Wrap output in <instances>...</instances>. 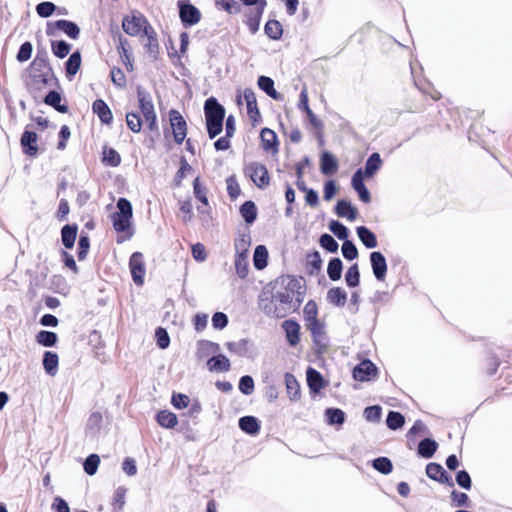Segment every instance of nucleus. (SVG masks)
Instances as JSON below:
<instances>
[{
	"instance_id": "nucleus-1",
	"label": "nucleus",
	"mask_w": 512,
	"mask_h": 512,
	"mask_svg": "<svg viewBox=\"0 0 512 512\" xmlns=\"http://www.w3.org/2000/svg\"><path fill=\"white\" fill-rule=\"evenodd\" d=\"M284 288L275 295L263 292L259 307L267 315L283 318L297 309L304 300L305 288L301 279L288 276L283 280Z\"/></svg>"
},
{
	"instance_id": "nucleus-2",
	"label": "nucleus",
	"mask_w": 512,
	"mask_h": 512,
	"mask_svg": "<svg viewBox=\"0 0 512 512\" xmlns=\"http://www.w3.org/2000/svg\"><path fill=\"white\" fill-rule=\"evenodd\" d=\"M205 117L209 137L215 138L223 127V119L225 116L224 108L216 101L215 98H209L205 102Z\"/></svg>"
},
{
	"instance_id": "nucleus-3",
	"label": "nucleus",
	"mask_w": 512,
	"mask_h": 512,
	"mask_svg": "<svg viewBox=\"0 0 512 512\" xmlns=\"http://www.w3.org/2000/svg\"><path fill=\"white\" fill-rule=\"evenodd\" d=\"M118 211L111 215L113 227L119 233H125L127 238L131 237V219L133 215L132 205L126 198H120L117 202Z\"/></svg>"
},
{
	"instance_id": "nucleus-4",
	"label": "nucleus",
	"mask_w": 512,
	"mask_h": 512,
	"mask_svg": "<svg viewBox=\"0 0 512 512\" xmlns=\"http://www.w3.org/2000/svg\"><path fill=\"white\" fill-rule=\"evenodd\" d=\"M151 27L148 20L139 12H133L122 20V28L130 36H143L145 33H151Z\"/></svg>"
},
{
	"instance_id": "nucleus-5",
	"label": "nucleus",
	"mask_w": 512,
	"mask_h": 512,
	"mask_svg": "<svg viewBox=\"0 0 512 512\" xmlns=\"http://www.w3.org/2000/svg\"><path fill=\"white\" fill-rule=\"evenodd\" d=\"M137 98L140 110L148 123V128L152 131L155 130L157 128V117L150 93L144 88L138 87Z\"/></svg>"
},
{
	"instance_id": "nucleus-6",
	"label": "nucleus",
	"mask_w": 512,
	"mask_h": 512,
	"mask_svg": "<svg viewBox=\"0 0 512 512\" xmlns=\"http://www.w3.org/2000/svg\"><path fill=\"white\" fill-rule=\"evenodd\" d=\"M245 171L257 187L265 188L269 185L270 178L265 165L252 162L246 166Z\"/></svg>"
},
{
	"instance_id": "nucleus-7",
	"label": "nucleus",
	"mask_w": 512,
	"mask_h": 512,
	"mask_svg": "<svg viewBox=\"0 0 512 512\" xmlns=\"http://www.w3.org/2000/svg\"><path fill=\"white\" fill-rule=\"evenodd\" d=\"M169 121L177 144H182L187 135V123L181 113L177 110H170Z\"/></svg>"
},
{
	"instance_id": "nucleus-8",
	"label": "nucleus",
	"mask_w": 512,
	"mask_h": 512,
	"mask_svg": "<svg viewBox=\"0 0 512 512\" xmlns=\"http://www.w3.org/2000/svg\"><path fill=\"white\" fill-rule=\"evenodd\" d=\"M56 29L64 32L72 39H77L80 34V28L78 25L68 20H57L54 23H48L46 30L47 35L54 36Z\"/></svg>"
},
{
	"instance_id": "nucleus-9",
	"label": "nucleus",
	"mask_w": 512,
	"mask_h": 512,
	"mask_svg": "<svg viewBox=\"0 0 512 512\" xmlns=\"http://www.w3.org/2000/svg\"><path fill=\"white\" fill-rule=\"evenodd\" d=\"M129 267L134 283L139 286L142 285L146 273L143 254L140 252L133 253L130 257Z\"/></svg>"
},
{
	"instance_id": "nucleus-10",
	"label": "nucleus",
	"mask_w": 512,
	"mask_h": 512,
	"mask_svg": "<svg viewBox=\"0 0 512 512\" xmlns=\"http://www.w3.org/2000/svg\"><path fill=\"white\" fill-rule=\"evenodd\" d=\"M267 5L266 0H262L260 5L256 6L255 8H250L246 12V25L248 26L250 32L252 34H255L260 27V19L262 17V14L264 12V9Z\"/></svg>"
},
{
	"instance_id": "nucleus-11",
	"label": "nucleus",
	"mask_w": 512,
	"mask_h": 512,
	"mask_svg": "<svg viewBox=\"0 0 512 512\" xmlns=\"http://www.w3.org/2000/svg\"><path fill=\"white\" fill-rule=\"evenodd\" d=\"M179 10L181 21L185 25H195L200 21L201 14L200 11L195 6L180 1Z\"/></svg>"
},
{
	"instance_id": "nucleus-12",
	"label": "nucleus",
	"mask_w": 512,
	"mask_h": 512,
	"mask_svg": "<svg viewBox=\"0 0 512 512\" xmlns=\"http://www.w3.org/2000/svg\"><path fill=\"white\" fill-rule=\"evenodd\" d=\"M377 368L369 360H364L353 369V377L357 381H369L376 375Z\"/></svg>"
},
{
	"instance_id": "nucleus-13",
	"label": "nucleus",
	"mask_w": 512,
	"mask_h": 512,
	"mask_svg": "<svg viewBox=\"0 0 512 512\" xmlns=\"http://www.w3.org/2000/svg\"><path fill=\"white\" fill-rule=\"evenodd\" d=\"M426 474L430 479L438 481L443 484H448L449 486H453L452 477L447 474L444 468L437 463H429L426 466Z\"/></svg>"
},
{
	"instance_id": "nucleus-14",
	"label": "nucleus",
	"mask_w": 512,
	"mask_h": 512,
	"mask_svg": "<svg viewBox=\"0 0 512 512\" xmlns=\"http://www.w3.org/2000/svg\"><path fill=\"white\" fill-rule=\"evenodd\" d=\"M370 261L374 276L377 280L383 281L387 272L385 257L380 252H372L370 254Z\"/></svg>"
},
{
	"instance_id": "nucleus-15",
	"label": "nucleus",
	"mask_w": 512,
	"mask_h": 512,
	"mask_svg": "<svg viewBox=\"0 0 512 512\" xmlns=\"http://www.w3.org/2000/svg\"><path fill=\"white\" fill-rule=\"evenodd\" d=\"M282 328L286 333L287 340L291 346H296L300 341V326L294 320H285Z\"/></svg>"
},
{
	"instance_id": "nucleus-16",
	"label": "nucleus",
	"mask_w": 512,
	"mask_h": 512,
	"mask_svg": "<svg viewBox=\"0 0 512 512\" xmlns=\"http://www.w3.org/2000/svg\"><path fill=\"white\" fill-rule=\"evenodd\" d=\"M243 97L246 102L249 117L253 121H257V118L260 117V112L259 109L257 108L255 92L250 88H246L243 92Z\"/></svg>"
},
{
	"instance_id": "nucleus-17",
	"label": "nucleus",
	"mask_w": 512,
	"mask_h": 512,
	"mask_svg": "<svg viewBox=\"0 0 512 512\" xmlns=\"http://www.w3.org/2000/svg\"><path fill=\"white\" fill-rule=\"evenodd\" d=\"M36 142L37 134L32 131H25L21 137V145L23 147L24 153L29 156L36 155L38 151Z\"/></svg>"
},
{
	"instance_id": "nucleus-18",
	"label": "nucleus",
	"mask_w": 512,
	"mask_h": 512,
	"mask_svg": "<svg viewBox=\"0 0 512 512\" xmlns=\"http://www.w3.org/2000/svg\"><path fill=\"white\" fill-rule=\"evenodd\" d=\"M336 214L339 217L347 218L353 221L357 217V209L347 200H339L335 207Z\"/></svg>"
},
{
	"instance_id": "nucleus-19",
	"label": "nucleus",
	"mask_w": 512,
	"mask_h": 512,
	"mask_svg": "<svg viewBox=\"0 0 512 512\" xmlns=\"http://www.w3.org/2000/svg\"><path fill=\"white\" fill-rule=\"evenodd\" d=\"M207 367L211 372H226L230 369V361L225 355L219 354L207 361Z\"/></svg>"
},
{
	"instance_id": "nucleus-20",
	"label": "nucleus",
	"mask_w": 512,
	"mask_h": 512,
	"mask_svg": "<svg viewBox=\"0 0 512 512\" xmlns=\"http://www.w3.org/2000/svg\"><path fill=\"white\" fill-rule=\"evenodd\" d=\"M321 172L325 175H332L338 169V162L330 152H323L320 160Z\"/></svg>"
},
{
	"instance_id": "nucleus-21",
	"label": "nucleus",
	"mask_w": 512,
	"mask_h": 512,
	"mask_svg": "<svg viewBox=\"0 0 512 512\" xmlns=\"http://www.w3.org/2000/svg\"><path fill=\"white\" fill-rule=\"evenodd\" d=\"M92 108H93V112L98 115V117L100 118V120L103 123L109 124L112 121V119H113L112 112H111L110 108L108 107V105L103 100H101V99L95 100Z\"/></svg>"
},
{
	"instance_id": "nucleus-22",
	"label": "nucleus",
	"mask_w": 512,
	"mask_h": 512,
	"mask_svg": "<svg viewBox=\"0 0 512 512\" xmlns=\"http://www.w3.org/2000/svg\"><path fill=\"white\" fill-rule=\"evenodd\" d=\"M58 355L51 351H46L43 357V367L45 372L50 376H55L58 372Z\"/></svg>"
},
{
	"instance_id": "nucleus-23",
	"label": "nucleus",
	"mask_w": 512,
	"mask_h": 512,
	"mask_svg": "<svg viewBox=\"0 0 512 512\" xmlns=\"http://www.w3.org/2000/svg\"><path fill=\"white\" fill-rule=\"evenodd\" d=\"M239 427L244 432L255 435L260 430V425L258 420L253 416H244L239 419Z\"/></svg>"
},
{
	"instance_id": "nucleus-24",
	"label": "nucleus",
	"mask_w": 512,
	"mask_h": 512,
	"mask_svg": "<svg viewBox=\"0 0 512 512\" xmlns=\"http://www.w3.org/2000/svg\"><path fill=\"white\" fill-rule=\"evenodd\" d=\"M327 300L335 306L343 307L347 300V294L342 288H331L327 292Z\"/></svg>"
},
{
	"instance_id": "nucleus-25",
	"label": "nucleus",
	"mask_w": 512,
	"mask_h": 512,
	"mask_svg": "<svg viewBox=\"0 0 512 512\" xmlns=\"http://www.w3.org/2000/svg\"><path fill=\"white\" fill-rule=\"evenodd\" d=\"M357 235L361 242L369 249L377 246V239L375 234L364 226L357 228Z\"/></svg>"
},
{
	"instance_id": "nucleus-26",
	"label": "nucleus",
	"mask_w": 512,
	"mask_h": 512,
	"mask_svg": "<svg viewBox=\"0 0 512 512\" xmlns=\"http://www.w3.org/2000/svg\"><path fill=\"white\" fill-rule=\"evenodd\" d=\"M76 236V226L65 225L61 230L62 243L67 249H71L74 246Z\"/></svg>"
},
{
	"instance_id": "nucleus-27",
	"label": "nucleus",
	"mask_w": 512,
	"mask_h": 512,
	"mask_svg": "<svg viewBox=\"0 0 512 512\" xmlns=\"http://www.w3.org/2000/svg\"><path fill=\"white\" fill-rule=\"evenodd\" d=\"M382 160L378 153H373L366 162L365 171L363 174L366 178L373 177L374 174L380 169Z\"/></svg>"
},
{
	"instance_id": "nucleus-28",
	"label": "nucleus",
	"mask_w": 512,
	"mask_h": 512,
	"mask_svg": "<svg viewBox=\"0 0 512 512\" xmlns=\"http://www.w3.org/2000/svg\"><path fill=\"white\" fill-rule=\"evenodd\" d=\"M258 86L271 98L275 100H278L280 98V95L274 88V81L270 77L260 76L258 78Z\"/></svg>"
},
{
	"instance_id": "nucleus-29",
	"label": "nucleus",
	"mask_w": 512,
	"mask_h": 512,
	"mask_svg": "<svg viewBox=\"0 0 512 512\" xmlns=\"http://www.w3.org/2000/svg\"><path fill=\"white\" fill-rule=\"evenodd\" d=\"M307 383L311 390L318 392L323 387L322 375L313 368H308L306 372Z\"/></svg>"
},
{
	"instance_id": "nucleus-30",
	"label": "nucleus",
	"mask_w": 512,
	"mask_h": 512,
	"mask_svg": "<svg viewBox=\"0 0 512 512\" xmlns=\"http://www.w3.org/2000/svg\"><path fill=\"white\" fill-rule=\"evenodd\" d=\"M66 74L69 79L77 74L81 66V55L79 52L71 54L66 64Z\"/></svg>"
},
{
	"instance_id": "nucleus-31",
	"label": "nucleus",
	"mask_w": 512,
	"mask_h": 512,
	"mask_svg": "<svg viewBox=\"0 0 512 512\" xmlns=\"http://www.w3.org/2000/svg\"><path fill=\"white\" fill-rule=\"evenodd\" d=\"M437 443L434 440L426 438L418 445V453L424 458H431L437 450Z\"/></svg>"
},
{
	"instance_id": "nucleus-32",
	"label": "nucleus",
	"mask_w": 512,
	"mask_h": 512,
	"mask_svg": "<svg viewBox=\"0 0 512 512\" xmlns=\"http://www.w3.org/2000/svg\"><path fill=\"white\" fill-rule=\"evenodd\" d=\"M267 259H268L267 248L263 245H258L255 248L254 255H253L254 266L259 270L265 268L267 266Z\"/></svg>"
},
{
	"instance_id": "nucleus-33",
	"label": "nucleus",
	"mask_w": 512,
	"mask_h": 512,
	"mask_svg": "<svg viewBox=\"0 0 512 512\" xmlns=\"http://www.w3.org/2000/svg\"><path fill=\"white\" fill-rule=\"evenodd\" d=\"M157 422L164 428H173L177 425L178 420L174 413L163 410L157 414Z\"/></svg>"
},
{
	"instance_id": "nucleus-34",
	"label": "nucleus",
	"mask_w": 512,
	"mask_h": 512,
	"mask_svg": "<svg viewBox=\"0 0 512 512\" xmlns=\"http://www.w3.org/2000/svg\"><path fill=\"white\" fill-rule=\"evenodd\" d=\"M235 267L240 278H245L248 275V255L246 251L237 254L235 258Z\"/></svg>"
},
{
	"instance_id": "nucleus-35",
	"label": "nucleus",
	"mask_w": 512,
	"mask_h": 512,
	"mask_svg": "<svg viewBox=\"0 0 512 512\" xmlns=\"http://www.w3.org/2000/svg\"><path fill=\"white\" fill-rule=\"evenodd\" d=\"M240 213L244 220L251 224L255 221L257 217V208L254 202L252 201H246L244 204H242L240 208Z\"/></svg>"
},
{
	"instance_id": "nucleus-36",
	"label": "nucleus",
	"mask_w": 512,
	"mask_h": 512,
	"mask_svg": "<svg viewBox=\"0 0 512 512\" xmlns=\"http://www.w3.org/2000/svg\"><path fill=\"white\" fill-rule=\"evenodd\" d=\"M260 137L262 140L264 150L270 151L272 148L275 147L277 143V136L273 130L269 128L262 129Z\"/></svg>"
},
{
	"instance_id": "nucleus-37",
	"label": "nucleus",
	"mask_w": 512,
	"mask_h": 512,
	"mask_svg": "<svg viewBox=\"0 0 512 512\" xmlns=\"http://www.w3.org/2000/svg\"><path fill=\"white\" fill-rule=\"evenodd\" d=\"M285 384L290 399L297 400L300 396V391L296 378L292 374L287 373L285 375Z\"/></svg>"
},
{
	"instance_id": "nucleus-38",
	"label": "nucleus",
	"mask_w": 512,
	"mask_h": 512,
	"mask_svg": "<svg viewBox=\"0 0 512 512\" xmlns=\"http://www.w3.org/2000/svg\"><path fill=\"white\" fill-rule=\"evenodd\" d=\"M143 36L147 37L145 47L149 55L155 59L159 53V44L154 29L151 27V33H145Z\"/></svg>"
},
{
	"instance_id": "nucleus-39",
	"label": "nucleus",
	"mask_w": 512,
	"mask_h": 512,
	"mask_svg": "<svg viewBox=\"0 0 512 512\" xmlns=\"http://www.w3.org/2000/svg\"><path fill=\"white\" fill-rule=\"evenodd\" d=\"M327 274L333 281H337L341 278L342 261L339 258H333L330 260L327 267Z\"/></svg>"
},
{
	"instance_id": "nucleus-40",
	"label": "nucleus",
	"mask_w": 512,
	"mask_h": 512,
	"mask_svg": "<svg viewBox=\"0 0 512 512\" xmlns=\"http://www.w3.org/2000/svg\"><path fill=\"white\" fill-rule=\"evenodd\" d=\"M282 32V25L277 20H269L265 25V33L271 39H280Z\"/></svg>"
},
{
	"instance_id": "nucleus-41",
	"label": "nucleus",
	"mask_w": 512,
	"mask_h": 512,
	"mask_svg": "<svg viewBox=\"0 0 512 512\" xmlns=\"http://www.w3.org/2000/svg\"><path fill=\"white\" fill-rule=\"evenodd\" d=\"M193 190L195 197L204 205L208 206V198H207V188L204 186L200 179L197 177L193 182Z\"/></svg>"
},
{
	"instance_id": "nucleus-42",
	"label": "nucleus",
	"mask_w": 512,
	"mask_h": 512,
	"mask_svg": "<svg viewBox=\"0 0 512 512\" xmlns=\"http://www.w3.org/2000/svg\"><path fill=\"white\" fill-rule=\"evenodd\" d=\"M45 103L54 107L57 111L65 113L67 112V107L65 105H61V95L56 91H50L45 97Z\"/></svg>"
},
{
	"instance_id": "nucleus-43",
	"label": "nucleus",
	"mask_w": 512,
	"mask_h": 512,
	"mask_svg": "<svg viewBox=\"0 0 512 512\" xmlns=\"http://www.w3.org/2000/svg\"><path fill=\"white\" fill-rule=\"evenodd\" d=\"M386 423L390 429L396 430L404 425L405 419L401 413L390 411L387 415Z\"/></svg>"
},
{
	"instance_id": "nucleus-44",
	"label": "nucleus",
	"mask_w": 512,
	"mask_h": 512,
	"mask_svg": "<svg viewBox=\"0 0 512 512\" xmlns=\"http://www.w3.org/2000/svg\"><path fill=\"white\" fill-rule=\"evenodd\" d=\"M325 414L330 425H341L345 421V413L341 409L329 408L326 410Z\"/></svg>"
},
{
	"instance_id": "nucleus-45",
	"label": "nucleus",
	"mask_w": 512,
	"mask_h": 512,
	"mask_svg": "<svg viewBox=\"0 0 512 512\" xmlns=\"http://www.w3.org/2000/svg\"><path fill=\"white\" fill-rule=\"evenodd\" d=\"M103 162L111 167H117L121 162V157L116 150L105 148L103 151Z\"/></svg>"
},
{
	"instance_id": "nucleus-46",
	"label": "nucleus",
	"mask_w": 512,
	"mask_h": 512,
	"mask_svg": "<svg viewBox=\"0 0 512 512\" xmlns=\"http://www.w3.org/2000/svg\"><path fill=\"white\" fill-rule=\"evenodd\" d=\"M100 464V458L97 454L89 455L84 462V471L92 476L97 472L98 466Z\"/></svg>"
},
{
	"instance_id": "nucleus-47",
	"label": "nucleus",
	"mask_w": 512,
	"mask_h": 512,
	"mask_svg": "<svg viewBox=\"0 0 512 512\" xmlns=\"http://www.w3.org/2000/svg\"><path fill=\"white\" fill-rule=\"evenodd\" d=\"M37 342L42 344L45 347H51L55 345L57 341V335L54 332L50 331H40L37 334Z\"/></svg>"
},
{
	"instance_id": "nucleus-48",
	"label": "nucleus",
	"mask_w": 512,
	"mask_h": 512,
	"mask_svg": "<svg viewBox=\"0 0 512 512\" xmlns=\"http://www.w3.org/2000/svg\"><path fill=\"white\" fill-rule=\"evenodd\" d=\"M329 230L340 240H347L348 229L339 221H331L329 223Z\"/></svg>"
},
{
	"instance_id": "nucleus-49",
	"label": "nucleus",
	"mask_w": 512,
	"mask_h": 512,
	"mask_svg": "<svg viewBox=\"0 0 512 512\" xmlns=\"http://www.w3.org/2000/svg\"><path fill=\"white\" fill-rule=\"evenodd\" d=\"M360 273L358 265H352L345 274V281L349 287H356L359 284Z\"/></svg>"
},
{
	"instance_id": "nucleus-50",
	"label": "nucleus",
	"mask_w": 512,
	"mask_h": 512,
	"mask_svg": "<svg viewBox=\"0 0 512 512\" xmlns=\"http://www.w3.org/2000/svg\"><path fill=\"white\" fill-rule=\"evenodd\" d=\"M52 52L59 58H64L70 52L71 46L65 41L52 42Z\"/></svg>"
},
{
	"instance_id": "nucleus-51",
	"label": "nucleus",
	"mask_w": 512,
	"mask_h": 512,
	"mask_svg": "<svg viewBox=\"0 0 512 512\" xmlns=\"http://www.w3.org/2000/svg\"><path fill=\"white\" fill-rule=\"evenodd\" d=\"M303 314L305 323L318 320V309L316 303L314 301L307 302L306 305L304 306Z\"/></svg>"
},
{
	"instance_id": "nucleus-52",
	"label": "nucleus",
	"mask_w": 512,
	"mask_h": 512,
	"mask_svg": "<svg viewBox=\"0 0 512 512\" xmlns=\"http://www.w3.org/2000/svg\"><path fill=\"white\" fill-rule=\"evenodd\" d=\"M102 421V414L100 412H93L88 418L87 429L92 433L97 432L102 425Z\"/></svg>"
},
{
	"instance_id": "nucleus-53",
	"label": "nucleus",
	"mask_w": 512,
	"mask_h": 512,
	"mask_svg": "<svg viewBox=\"0 0 512 512\" xmlns=\"http://www.w3.org/2000/svg\"><path fill=\"white\" fill-rule=\"evenodd\" d=\"M126 123L129 129L135 133H139L142 128L141 118L137 113H127Z\"/></svg>"
},
{
	"instance_id": "nucleus-54",
	"label": "nucleus",
	"mask_w": 512,
	"mask_h": 512,
	"mask_svg": "<svg viewBox=\"0 0 512 512\" xmlns=\"http://www.w3.org/2000/svg\"><path fill=\"white\" fill-rule=\"evenodd\" d=\"M373 467L382 474H389L392 471V463L386 457H379L375 459Z\"/></svg>"
},
{
	"instance_id": "nucleus-55",
	"label": "nucleus",
	"mask_w": 512,
	"mask_h": 512,
	"mask_svg": "<svg viewBox=\"0 0 512 512\" xmlns=\"http://www.w3.org/2000/svg\"><path fill=\"white\" fill-rule=\"evenodd\" d=\"M321 246L331 253H335L338 251V243L336 240L329 234H323L320 237Z\"/></svg>"
},
{
	"instance_id": "nucleus-56",
	"label": "nucleus",
	"mask_w": 512,
	"mask_h": 512,
	"mask_svg": "<svg viewBox=\"0 0 512 512\" xmlns=\"http://www.w3.org/2000/svg\"><path fill=\"white\" fill-rule=\"evenodd\" d=\"M56 9V6L52 2H42L36 6V12L40 17L47 18L51 16Z\"/></svg>"
},
{
	"instance_id": "nucleus-57",
	"label": "nucleus",
	"mask_w": 512,
	"mask_h": 512,
	"mask_svg": "<svg viewBox=\"0 0 512 512\" xmlns=\"http://www.w3.org/2000/svg\"><path fill=\"white\" fill-rule=\"evenodd\" d=\"M342 254L347 260H353L358 257V250L351 241L345 240L342 244Z\"/></svg>"
},
{
	"instance_id": "nucleus-58",
	"label": "nucleus",
	"mask_w": 512,
	"mask_h": 512,
	"mask_svg": "<svg viewBox=\"0 0 512 512\" xmlns=\"http://www.w3.org/2000/svg\"><path fill=\"white\" fill-rule=\"evenodd\" d=\"M239 390L245 395L252 394L254 391L253 378L248 375L241 377L240 382H239Z\"/></svg>"
},
{
	"instance_id": "nucleus-59",
	"label": "nucleus",
	"mask_w": 512,
	"mask_h": 512,
	"mask_svg": "<svg viewBox=\"0 0 512 512\" xmlns=\"http://www.w3.org/2000/svg\"><path fill=\"white\" fill-rule=\"evenodd\" d=\"M33 51L32 44L30 42H25L20 46V49L17 53V60L19 62H26L31 58Z\"/></svg>"
},
{
	"instance_id": "nucleus-60",
	"label": "nucleus",
	"mask_w": 512,
	"mask_h": 512,
	"mask_svg": "<svg viewBox=\"0 0 512 512\" xmlns=\"http://www.w3.org/2000/svg\"><path fill=\"white\" fill-rule=\"evenodd\" d=\"M306 327L311 332L315 340L322 337L324 334V326L318 320L306 323Z\"/></svg>"
},
{
	"instance_id": "nucleus-61",
	"label": "nucleus",
	"mask_w": 512,
	"mask_h": 512,
	"mask_svg": "<svg viewBox=\"0 0 512 512\" xmlns=\"http://www.w3.org/2000/svg\"><path fill=\"white\" fill-rule=\"evenodd\" d=\"M228 324V317L226 314L222 312H216L212 316V325L215 329L222 330L224 329Z\"/></svg>"
},
{
	"instance_id": "nucleus-62",
	"label": "nucleus",
	"mask_w": 512,
	"mask_h": 512,
	"mask_svg": "<svg viewBox=\"0 0 512 512\" xmlns=\"http://www.w3.org/2000/svg\"><path fill=\"white\" fill-rule=\"evenodd\" d=\"M364 417L367 421H378L381 417V408L379 406H369L365 408Z\"/></svg>"
},
{
	"instance_id": "nucleus-63",
	"label": "nucleus",
	"mask_w": 512,
	"mask_h": 512,
	"mask_svg": "<svg viewBox=\"0 0 512 512\" xmlns=\"http://www.w3.org/2000/svg\"><path fill=\"white\" fill-rule=\"evenodd\" d=\"M171 402L175 408L183 409L188 407L190 399L187 395L179 393L172 396Z\"/></svg>"
},
{
	"instance_id": "nucleus-64",
	"label": "nucleus",
	"mask_w": 512,
	"mask_h": 512,
	"mask_svg": "<svg viewBox=\"0 0 512 512\" xmlns=\"http://www.w3.org/2000/svg\"><path fill=\"white\" fill-rule=\"evenodd\" d=\"M180 212L182 214V221L187 223L190 222L193 216V207L190 200L184 201L180 206Z\"/></svg>"
}]
</instances>
